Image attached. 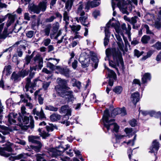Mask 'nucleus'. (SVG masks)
Segmentation results:
<instances>
[{"mask_svg": "<svg viewBox=\"0 0 161 161\" xmlns=\"http://www.w3.org/2000/svg\"><path fill=\"white\" fill-rule=\"evenodd\" d=\"M105 53L106 57L105 60H108L109 66L115 68L117 71V73L119 74L117 67L119 66L120 63L122 69H123L124 67V63L121 52L115 48H108L106 50Z\"/></svg>", "mask_w": 161, "mask_h": 161, "instance_id": "nucleus-1", "label": "nucleus"}, {"mask_svg": "<svg viewBox=\"0 0 161 161\" xmlns=\"http://www.w3.org/2000/svg\"><path fill=\"white\" fill-rule=\"evenodd\" d=\"M58 85L54 88L58 96L67 99L68 102H69L74 101L75 97L72 91H69L70 89L68 84V81L61 78L58 79Z\"/></svg>", "mask_w": 161, "mask_h": 161, "instance_id": "nucleus-2", "label": "nucleus"}, {"mask_svg": "<svg viewBox=\"0 0 161 161\" xmlns=\"http://www.w3.org/2000/svg\"><path fill=\"white\" fill-rule=\"evenodd\" d=\"M109 117L108 110L106 109L104 111V114L103 117L104 126L106 128L108 131L111 129V127L113 126V131L116 133L118 132L119 128V126L116 123L113 122L115 121L114 119H109Z\"/></svg>", "mask_w": 161, "mask_h": 161, "instance_id": "nucleus-3", "label": "nucleus"}, {"mask_svg": "<svg viewBox=\"0 0 161 161\" xmlns=\"http://www.w3.org/2000/svg\"><path fill=\"white\" fill-rule=\"evenodd\" d=\"M28 140L30 142L37 145L36 146H31V147L34 150H41L42 146V143L40 141V137L34 136H30L28 137Z\"/></svg>", "mask_w": 161, "mask_h": 161, "instance_id": "nucleus-4", "label": "nucleus"}, {"mask_svg": "<svg viewBox=\"0 0 161 161\" xmlns=\"http://www.w3.org/2000/svg\"><path fill=\"white\" fill-rule=\"evenodd\" d=\"M47 153L49 154L52 157L56 158L59 157L60 159L63 161H69L70 158L67 156L63 157H61L63 153L65 152H46ZM67 155H69L70 157L73 156V152H65Z\"/></svg>", "mask_w": 161, "mask_h": 161, "instance_id": "nucleus-5", "label": "nucleus"}, {"mask_svg": "<svg viewBox=\"0 0 161 161\" xmlns=\"http://www.w3.org/2000/svg\"><path fill=\"white\" fill-rule=\"evenodd\" d=\"M29 70H22L19 71L17 73L14 72L12 74L11 79L14 82H17L21 80V78H24L25 76L28 75L29 74Z\"/></svg>", "mask_w": 161, "mask_h": 161, "instance_id": "nucleus-6", "label": "nucleus"}, {"mask_svg": "<svg viewBox=\"0 0 161 161\" xmlns=\"http://www.w3.org/2000/svg\"><path fill=\"white\" fill-rule=\"evenodd\" d=\"M79 61L81 64V66L84 68L88 67L90 64V59L86 53L80 55Z\"/></svg>", "mask_w": 161, "mask_h": 161, "instance_id": "nucleus-7", "label": "nucleus"}, {"mask_svg": "<svg viewBox=\"0 0 161 161\" xmlns=\"http://www.w3.org/2000/svg\"><path fill=\"white\" fill-rule=\"evenodd\" d=\"M111 26L115 29L116 33L118 34H120L123 36L125 44L127 45L128 42L126 37L124 36L123 32H122L119 23V22L113 23L111 24Z\"/></svg>", "mask_w": 161, "mask_h": 161, "instance_id": "nucleus-8", "label": "nucleus"}, {"mask_svg": "<svg viewBox=\"0 0 161 161\" xmlns=\"http://www.w3.org/2000/svg\"><path fill=\"white\" fill-rule=\"evenodd\" d=\"M29 120L30 121V124L28 126V127H30L31 129H32L34 127V120L32 116L30 115L29 117L24 116L23 119H22V122L24 124H27L29 123Z\"/></svg>", "mask_w": 161, "mask_h": 161, "instance_id": "nucleus-9", "label": "nucleus"}, {"mask_svg": "<svg viewBox=\"0 0 161 161\" xmlns=\"http://www.w3.org/2000/svg\"><path fill=\"white\" fill-rule=\"evenodd\" d=\"M33 60L34 61V64H38V68L39 69H41L43 66V59L41 56L39 54H37L34 58Z\"/></svg>", "mask_w": 161, "mask_h": 161, "instance_id": "nucleus-10", "label": "nucleus"}, {"mask_svg": "<svg viewBox=\"0 0 161 161\" xmlns=\"http://www.w3.org/2000/svg\"><path fill=\"white\" fill-rule=\"evenodd\" d=\"M121 114L122 115L126 114V111L125 108H116L113 110L111 114L112 116L114 117L116 115Z\"/></svg>", "mask_w": 161, "mask_h": 161, "instance_id": "nucleus-11", "label": "nucleus"}, {"mask_svg": "<svg viewBox=\"0 0 161 161\" xmlns=\"http://www.w3.org/2000/svg\"><path fill=\"white\" fill-rule=\"evenodd\" d=\"M25 80V85L23 89L25 92H27L29 91L30 89H34L35 87L33 81L31 82V80L28 78H26Z\"/></svg>", "mask_w": 161, "mask_h": 161, "instance_id": "nucleus-12", "label": "nucleus"}, {"mask_svg": "<svg viewBox=\"0 0 161 161\" xmlns=\"http://www.w3.org/2000/svg\"><path fill=\"white\" fill-rule=\"evenodd\" d=\"M17 116V114L11 113L6 118L8 119V123L10 125H12L16 123V121L15 119L16 118Z\"/></svg>", "mask_w": 161, "mask_h": 161, "instance_id": "nucleus-13", "label": "nucleus"}, {"mask_svg": "<svg viewBox=\"0 0 161 161\" xmlns=\"http://www.w3.org/2000/svg\"><path fill=\"white\" fill-rule=\"evenodd\" d=\"M28 156L31 157V154L29 153H23L14 157L11 156L9 158V159L10 160L14 161L15 159H19L22 158H27Z\"/></svg>", "mask_w": 161, "mask_h": 161, "instance_id": "nucleus-14", "label": "nucleus"}, {"mask_svg": "<svg viewBox=\"0 0 161 161\" xmlns=\"http://www.w3.org/2000/svg\"><path fill=\"white\" fill-rule=\"evenodd\" d=\"M160 147V144L157 140H154L152 143V145L150 147L151 151H158Z\"/></svg>", "mask_w": 161, "mask_h": 161, "instance_id": "nucleus-15", "label": "nucleus"}, {"mask_svg": "<svg viewBox=\"0 0 161 161\" xmlns=\"http://www.w3.org/2000/svg\"><path fill=\"white\" fill-rule=\"evenodd\" d=\"M29 10L31 12H33L34 13L39 14L40 11L38 5H36L34 4H29L28 6Z\"/></svg>", "mask_w": 161, "mask_h": 161, "instance_id": "nucleus-16", "label": "nucleus"}, {"mask_svg": "<svg viewBox=\"0 0 161 161\" xmlns=\"http://www.w3.org/2000/svg\"><path fill=\"white\" fill-rule=\"evenodd\" d=\"M55 15L56 17L54 16H52L46 19V21L47 22H51L53 21V20L56 18H59L60 21H61L62 18V15L58 12H57L55 13Z\"/></svg>", "mask_w": 161, "mask_h": 161, "instance_id": "nucleus-17", "label": "nucleus"}, {"mask_svg": "<svg viewBox=\"0 0 161 161\" xmlns=\"http://www.w3.org/2000/svg\"><path fill=\"white\" fill-rule=\"evenodd\" d=\"M139 94L138 92H134L131 95V101L135 106L139 100Z\"/></svg>", "mask_w": 161, "mask_h": 161, "instance_id": "nucleus-18", "label": "nucleus"}, {"mask_svg": "<svg viewBox=\"0 0 161 161\" xmlns=\"http://www.w3.org/2000/svg\"><path fill=\"white\" fill-rule=\"evenodd\" d=\"M57 69L59 70V71L61 74L67 77H69V69L67 68H61L59 66L56 67Z\"/></svg>", "mask_w": 161, "mask_h": 161, "instance_id": "nucleus-19", "label": "nucleus"}, {"mask_svg": "<svg viewBox=\"0 0 161 161\" xmlns=\"http://www.w3.org/2000/svg\"><path fill=\"white\" fill-rule=\"evenodd\" d=\"M3 117V115L0 113V129L4 130L2 131V133L5 135L8 134V127L1 125L2 124L3 122H4L3 121H2Z\"/></svg>", "mask_w": 161, "mask_h": 161, "instance_id": "nucleus-20", "label": "nucleus"}, {"mask_svg": "<svg viewBox=\"0 0 161 161\" xmlns=\"http://www.w3.org/2000/svg\"><path fill=\"white\" fill-rule=\"evenodd\" d=\"M37 116H35V118L36 120H38L39 119L41 120H45L46 119V117L42 108L40 112L37 113Z\"/></svg>", "mask_w": 161, "mask_h": 161, "instance_id": "nucleus-21", "label": "nucleus"}, {"mask_svg": "<svg viewBox=\"0 0 161 161\" xmlns=\"http://www.w3.org/2000/svg\"><path fill=\"white\" fill-rule=\"evenodd\" d=\"M47 2H41L38 4L40 12L41 11L44 12L46 9Z\"/></svg>", "mask_w": 161, "mask_h": 161, "instance_id": "nucleus-22", "label": "nucleus"}, {"mask_svg": "<svg viewBox=\"0 0 161 161\" xmlns=\"http://www.w3.org/2000/svg\"><path fill=\"white\" fill-rule=\"evenodd\" d=\"M0 151H12L10 143H8L3 145L2 147H0Z\"/></svg>", "mask_w": 161, "mask_h": 161, "instance_id": "nucleus-23", "label": "nucleus"}, {"mask_svg": "<svg viewBox=\"0 0 161 161\" xmlns=\"http://www.w3.org/2000/svg\"><path fill=\"white\" fill-rule=\"evenodd\" d=\"M91 58L92 62L90 64V65L92 67H94L95 69H96L98 66V59L96 56L92 57Z\"/></svg>", "mask_w": 161, "mask_h": 161, "instance_id": "nucleus-24", "label": "nucleus"}, {"mask_svg": "<svg viewBox=\"0 0 161 161\" xmlns=\"http://www.w3.org/2000/svg\"><path fill=\"white\" fill-rule=\"evenodd\" d=\"M151 79V75L149 73H145L142 77V82L144 84L148 81L150 80Z\"/></svg>", "mask_w": 161, "mask_h": 161, "instance_id": "nucleus-25", "label": "nucleus"}, {"mask_svg": "<svg viewBox=\"0 0 161 161\" xmlns=\"http://www.w3.org/2000/svg\"><path fill=\"white\" fill-rule=\"evenodd\" d=\"M96 0H93V1L90 2L88 1L86 6L85 9L88 10L90 7L93 8L96 7L98 5L95 3Z\"/></svg>", "mask_w": 161, "mask_h": 161, "instance_id": "nucleus-26", "label": "nucleus"}, {"mask_svg": "<svg viewBox=\"0 0 161 161\" xmlns=\"http://www.w3.org/2000/svg\"><path fill=\"white\" fill-rule=\"evenodd\" d=\"M63 20L65 21V26L66 27L69 24V16L68 12L64 11L63 13Z\"/></svg>", "mask_w": 161, "mask_h": 161, "instance_id": "nucleus-27", "label": "nucleus"}, {"mask_svg": "<svg viewBox=\"0 0 161 161\" xmlns=\"http://www.w3.org/2000/svg\"><path fill=\"white\" fill-rule=\"evenodd\" d=\"M87 18L86 16L80 17V20L81 23L84 26L88 27L89 22L87 20Z\"/></svg>", "mask_w": 161, "mask_h": 161, "instance_id": "nucleus-28", "label": "nucleus"}, {"mask_svg": "<svg viewBox=\"0 0 161 161\" xmlns=\"http://www.w3.org/2000/svg\"><path fill=\"white\" fill-rule=\"evenodd\" d=\"M61 117V115L59 114L53 113L50 115V119L52 121H55L59 120Z\"/></svg>", "mask_w": 161, "mask_h": 161, "instance_id": "nucleus-29", "label": "nucleus"}, {"mask_svg": "<svg viewBox=\"0 0 161 161\" xmlns=\"http://www.w3.org/2000/svg\"><path fill=\"white\" fill-rule=\"evenodd\" d=\"M15 20V18L13 15H10L8 16V20L6 23V25L7 27H9L13 23Z\"/></svg>", "mask_w": 161, "mask_h": 161, "instance_id": "nucleus-30", "label": "nucleus"}, {"mask_svg": "<svg viewBox=\"0 0 161 161\" xmlns=\"http://www.w3.org/2000/svg\"><path fill=\"white\" fill-rule=\"evenodd\" d=\"M108 77L109 78H114V79H115L116 78V75L115 72L109 69H108Z\"/></svg>", "mask_w": 161, "mask_h": 161, "instance_id": "nucleus-31", "label": "nucleus"}, {"mask_svg": "<svg viewBox=\"0 0 161 161\" xmlns=\"http://www.w3.org/2000/svg\"><path fill=\"white\" fill-rule=\"evenodd\" d=\"M11 69V67L10 65L5 66L3 71V74H5L6 75H8V74H10L11 72L10 70Z\"/></svg>", "mask_w": 161, "mask_h": 161, "instance_id": "nucleus-32", "label": "nucleus"}, {"mask_svg": "<svg viewBox=\"0 0 161 161\" xmlns=\"http://www.w3.org/2000/svg\"><path fill=\"white\" fill-rule=\"evenodd\" d=\"M51 24H49L47 25L44 30L45 33L44 35L47 36L49 35L51 29Z\"/></svg>", "mask_w": 161, "mask_h": 161, "instance_id": "nucleus-33", "label": "nucleus"}, {"mask_svg": "<svg viewBox=\"0 0 161 161\" xmlns=\"http://www.w3.org/2000/svg\"><path fill=\"white\" fill-rule=\"evenodd\" d=\"M72 85L76 87L78 89H80L81 87V82L77 81L76 79H73L72 80Z\"/></svg>", "mask_w": 161, "mask_h": 161, "instance_id": "nucleus-34", "label": "nucleus"}, {"mask_svg": "<svg viewBox=\"0 0 161 161\" xmlns=\"http://www.w3.org/2000/svg\"><path fill=\"white\" fill-rule=\"evenodd\" d=\"M150 39V37L149 36L145 35L142 37L141 41L143 44H146L148 43Z\"/></svg>", "mask_w": 161, "mask_h": 161, "instance_id": "nucleus-35", "label": "nucleus"}, {"mask_svg": "<svg viewBox=\"0 0 161 161\" xmlns=\"http://www.w3.org/2000/svg\"><path fill=\"white\" fill-rule=\"evenodd\" d=\"M45 109L46 110H48L54 112H56L58 110V108L55 107L53 106L50 105L46 106Z\"/></svg>", "mask_w": 161, "mask_h": 161, "instance_id": "nucleus-36", "label": "nucleus"}, {"mask_svg": "<svg viewBox=\"0 0 161 161\" xmlns=\"http://www.w3.org/2000/svg\"><path fill=\"white\" fill-rule=\"evenodd\" d=\"M122 89L121 86H117L113 89V91L117 94H119L121 92Z\"/></svg>", "mask_w": 161, "mask_h": 161, "instance_id": "nucleus-37", "label": "nucleus"}, {"mask_svg": "<svg viewBox=\"0 0 161 161\" xmlns=\"http://www.w3.org/2000/svg\"><path fill=\"white\" fill-rule=\"evenodd\" d=\"M59 24L58 22H56L53 25V30L54 33H56L59 29Z\"/></svg>", "mask_w": 161, "mask_h": 161, "instance_id": "nucleus-38", "label": "nucleus"}, {"mask_svg": "<svg viewBox=\"0 0 161 161\" xmlns=\"http://www.w3.org/2000/svg\"><path fill=\"white\" fill-rule=\"evenodd\" d=\"M154 25L155 28L158 30H160L161 28V22L160 20L155 21Z\"/></svg>", "mask_w": 161, "mask_h": 161, "instance_id": "nucleus-39", "label": "nucleus"}, {"mask_svg": "<svg viewBox=\"0 0 161 161\" xmlns=\"http://www.w3.org/2000/svg\"><path fill=\"white\" fill-rule=\"evenodd\" d=\"M152 47L157 50H161V42L158 41L153 45Z\"/></svg>", "mask_w": 161, "mask_h": 161, "instance_id": "nucleus-40", "label": "nucleus"}, {"mask_svg": "<svg viewBox=\"0 0 161 161\" xmlns=\"http://www.w3.org/2000/svg\"><path fill=\"white\" fill-rule=\"evenodd\" d=\"M138 18L136 16H134L130 18L129 22L132 25L136 24Z\"/></svg>", "mask_w": 161, "mask_h": 161, "instance_id": "nucleus-41", "label": "nucleus"}, {"mask_svg": "<svg viewBox=\"0 0 161 161\" xmlns=\"http://www.w3.org/2000/svg\"><path fill=\"white\" fill-rule=\"evenodd\" d=\"M35 87L36 86H39V85L42 83V81L38 78H36L33 80Z\"/></svg>", "mask_w": 161, "mask_h": 161, "instance_id": "nucleus-42", "label": "nucleus"}, {"mask_svg": "<svg viewBox=\"0 0 161 161\" xmlns=\"http://www.w3.org/2000/svg\"><path fill=\"white\" fill-rule=\"evenodd\" d=\"M35 33L34 31H29L26 33V36L28 38H31L34 36Z\"/></svg>", "mask_w": 161, "mask_h": 161, "instance_id": "nucleus-43", "label": "nucleus"}, {"mask_svg": "<svg viewBox=\"0 0 161 161\" xmlns=\"http://www.w3.org/2000/svg\"><path fill=\"white\" fill-rule=\"evenodd\" d=\"M142 26H143V28H144L146 29L147 34H153V33L150 30L149 27L147 25H142Z\"/></svg>", "mask_w": 161, "mask_h": 161, "instance_id": "nucleus-44", "label": "nucleus"}, {"mask_svg": "<svg viewBox=\"0 0 161 161\" xmlns=\"http://www.w3.org/2000/svg\"><path fill=\"white\" fill-rule=\"evenodd\" d=\"M74 1V0H68L66 3L65 7L66 8H68L69 6L70 8H71Z\"/></svg>", "mask_w": 161, "mask_h": 161, "instance_id": "nucleus-45", "label": "nucleus"}, {"mask_svg": "<svg viewBox=\"0 0 161 161\" xmlns=\"http://www.w3.org/2000/svg\"><path fill=\"white\" fill-rule=\"evenodd\" d=\"M39 20H37V22H36L35 20L32 21L31 23V28L33 30H35V27L36 26H38L39 25Z\"/></svg>", "mask_w": 161, "mask_h": 161, "instance_id": "nucleus-46", "label": "nucleus"}, {"mask_svg": "<svg viewBox=\"0 0 161 161\" xmlns=\"http://www.w3.org/2000/svg\"><path fill=\"white\" fill-rule=\"evenodd\" d=\"M134 55L135 56L137 57V58H139L140 56L142 55L144 53V52L142 51V52H140L137 49H135L134 50Z\"/></svg>", "mask_w": 161, "mask_h": 161, "instance_id": "nucleus-47", "label": "nucleus"}, {"mask_svg": "<svg viewBox=\"0 0 161 161\" xmlns=\"http://www.w3.org/2000/svg\"><path fill=\"white\" fill-rule=\"evenodd\" d=\"M69 117L67 115H65L63 117L61 121V123L64 124L65 123H67V120L69 119Z\"/></svg>", "mask_w": 161, "mask_h": 161, "instance_id": "nucleus-48", "label": "nucleus"}, {"mask_svg": "<svg viewBox=\"0 0 161 161\" xmlns=\"http://www.w3.org/2000/svg\"><path fill=\"white\" fill-rule=\"evenodd\" d=\"M76 155V156L80 159L81 161H84V159H83L82 154L80 153V152H74Z\"/></svg>", "mask_w": 161, "mask_h": 161, "instance_id": "nucleus-49", "label": "nucleus"}, {"mask_svg": "<svg viewBox=\"0 0 161 161\" xmlns=\"http://www.w3.org/2000/svg\"><path fill=\"white\" fill-rule=\"evenodd\" d=\"M136 135L134 136V138L132 141L131 140H130L128 142H126L125 141H124L123 143H126L128 145H129L131 143V145L133 146L134 145V141L136 139Z\"/></svg>", "mask_w": 161, "mask_h": 161, "instance_id": "nucleus-50", "label": "nucleus"}, {"mask_svg": "<svg viewBox=\"0 0 161 161\" xmlns=\"http://www.w3.org/2000/svg\"><path fill=\"white\" fill-rule=\"evenodd\" d=\"M158 112H156L153 111H151L149 112V114L151 116L154 117H158Z\"/></svg>", "mask_w": 161, "mask_h": 161, "instance_id": "nucleus-51", "label": "nucleus"}, {"mask_svg": "<svg viewBox=\"0 0 161 161\" xmlns=\"http://www.w3.org/2000/svg\"><path fill=\"white\" fill-rule=\"evenodd\" d=\"M51 83V82H44L43 83L42 87L45 90H46L47 89L48 87H49L50 85V83Z\"/></svg>", "mask_w": 161, "mask_h": 161, "instance_id": "nucleus-52", "label": "nucleus"}, {"mask_svg": "<svg viewBox=\"0 0 161 161\" xmlns=\"http://www.w3.org/2000/svg\"><path fill=\"white\" fill-rule=\"evenodd\" d=\"M12 154L7 153L6 152H0V155L5 157H8Z\"/></svg>", "mask_w": 161, "mask_h": 161, "instance_id": "nucleus-53", "label": "nucleus"}, {"mask_svg": "<svg viewBox=\"0 0 161 161\" xmlns=\"http://www.w3.org/2000/svg\"><path fill=\"white\" fill-rule=\"evenodd\" d=\"M12 61L17 65L19 63V61L18 59V58L17 55H14L13 56L12 58Z\"/></svg>", "mask_w": 161, "mask_h": 161, "instance_id": "nucleus-54", "label": "nucleus"}, {"mask_svg": "<svg viewBox=\"0 0 161 161\" xmlns=\"http://www.w3.org/2000/svg\"><path fill=\"white\" fill-rule=\"evenodd\" d=\"M69 106L67 105H64L62 106L60 109L61 111L63 113L66 112L67 109H68Z\"/></svg>", "mask_w": 161, "mask_h": 161, "instance_id": "nucleus-55", "label": "nucleus"}, {"mask_svg": "<svg viewBox=\"0 0 161 161\" xmlns=\"http://www.w3.org/2000/svg\"><path fill=\"white\" fill-rule=\"evenodd\" d=\"M51 40L49 38H47L43 41V45L45 46H47L51 42Z\"/></svg>", "mask_w": 161, "mask_h": 161, "instance_id": "nucleus-56", "label": "nucleus"}, {"mask_svg": "<svg viewBox=\"0 0 161 161\" xmlns=\"http://www.w3.org/2000/svg\"><path fill=\"white\" fill-rule=\"evenodd\" d=\"M50 136V134L48 132H44L42 133L41 136L42 137L43 139H46L47 137H49Z\"/></svg>", "mask_w": 161, "mask_h": 161, "instance_id": "nucleus-57", "label": "nucleus"}, {"mask_svg": "<svg viewBox=\"0 0 161 161\" xmlns=\"http://www.w3.org/2000/svg\"><path fill=\"white\" fill-rule=\"evenodd\" d=\"M47 67L49 68L52 70H54L56 67L54 65L50 62H48L47 63Z\"/></svg>", "mask_w": 161, "mask_h": 161, "instance_id": "nucleus-58", "label": "nucleus"}, {"mask_svg": "<svg viewBox=\"0 0 161 161\" xmlns=\"http://www.w3.org/2000/svg\"><path fill=\"white\" fill-rule=\"evenodd\" d=\"M129 123L131 126L135 127L137 124L136 120L135 119H133L130 121Z\"/></svg>", "mask_w": 161, "mask_h": 161, "instance_id": "nucleus-59", "label": "nucleus"}, {"mask_svg": "<svg viewBox=\"0 0 161 161\" xmlns=\"http://www.w3.org/2000/svg\"><path fill=\"white\" fill-rule=\"evenodd\" d=\"M78 61L76 60H75L72 64V67L73 68L75 69L77 67Z\"/></svg>", "mask_w": 161, "mask_h": 161, "instance_id": "nucleus-60", "label": "nucleus"}, {"mask_svg": "<svg viewBox=\"0 0 161 161\" xmlns=\"http://www.w3.org/2000/svg\"><path fill=\"white\" fill-rule=\"evenodd\" d=\"M17 53L19 57H21L23 55V51L21 49L18 48L17 49Z\"/></svg>", "mask_w": 161, "mask_h": 161, "instance_id": "nucleus-61", "label": "nucleus"}, {"mask_svg": "<svg viewBox=\"0 0 161 161\" xmlns=\"http://www.w3.org/2000/svg\"><path fill=\"white\" fill-rule=\"evenodd\" d=\"M115 5L116 3L114 2L113 1H112V6L113 8V15L114 16H115L116 14V11L114 10L115 6Z\"/></svg>", "mask_w": 161, "mask_h": 161, "instance_id": "nucleus-62", "label": "nucleus"}, {"mask_svg": "<svg viewBox=\"0 0 161 161\" xmlns=\"http://www.w3.org/2000/svg\"><path fill=\"white\" fill-rule=\"evenodd\" d=\"M41 69H39L38 68V65H36L35 66H33V67L30 66V71H32L33 70H34L35 71H36V70H41Z\"/></svg>", "mask_w": 161, "mask_h": 161, "instance_id": "nucleus-63", "label": "nucleus"}, {"mask_svg": "<svg viewBox=\"0 0 161 161\" xmlns=\"http://www.w3.org/2000/svg\"><path fill=\"white\" fill-rule=\"evenodd\" d=\"M38 101L39 104L41 105L43 103L44 98L40 95H38Z\"/></svg>", "mask_w": 161, "mask_h": 161, "instance_id": "nucleus-64", "label": "nucleus"}]
</instances>
